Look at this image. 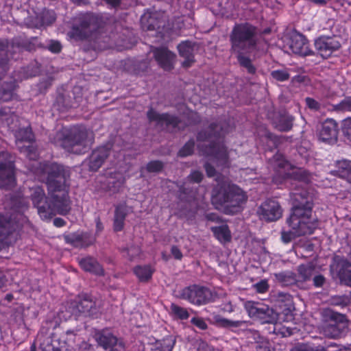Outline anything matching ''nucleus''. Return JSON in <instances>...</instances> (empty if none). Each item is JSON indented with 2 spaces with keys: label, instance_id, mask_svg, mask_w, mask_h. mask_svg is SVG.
Here are the masks:
<instances>
[{
  "label": "nucleus",
  "instance_id": "33",
  "mask_svg": "<svg viewBox=\"0 0 351 351\" xmlns=\"http://www.w3.org/2000/svg\"><path fill=\"white\" fill-rule=\"evenodd\" d=\"M128 213V208L125 204L118 205L114 211V230L116 232L121 231L124 226V221Z\"/></svg>",
  "mask_w": 351,
  "mask_h": 351
},
{
  "label": "nucleus",
  "instance_id": "57",
  "mask_svg": "<svg viewBox=\"0 0 351 351\" xmlns=\"http://www.w3.org/2000/svg\"><path fill=\"white\" fill-rule=\"evenodd\" d=\"M337 110L340 111L351 112V97H346L336 106Z\"/></svg>",
  "mask_w": 351,
  "mask_h": 351
},
{
  "label": "nucleus",
  "instance_id": "48",
  "mask_svg": "<svg viewBox=\"0 0 351 351\" xmlns=\"http://www.w3.org/2000/svg\"><path fill=\"white\" fill-rule=\"evenodd\" d=\"M170 309L176 316L181 319H186L189 316L186 308L179 306L175 304H171Z\"/></svg>",
  "mask_w": 351,
  "mask_h": 351
},
{
  "label": "nucleus",
  "instance_id": "23",
  "mask_svg": "<svg viewBox=\"0 0 351 351\" xmlns=\"http://www.w3.org/2000/svg\"><path fill=\"white\" fill-rule=\"evenodd\" d=\"M338 136L337 123L331 119H326L322 124L319 133V139L325 143L333 144Z\"/></svg>",
  "mask_w": 351,
  "mask_h": 351
},
{
  "label": "nucleus",
  "instance_id": "12",
  "mask_svg": "<svg viewBox=\"0 0 351 351\" xmlns=\"http://www.w3.org/2000/svg\"><path fill=\"white\" fill-rule=\"evenodd\" d=\"M93 337L97 345L105 351H122L124 350L123 341L108 329L96 330Z\"/></svg>",
  "mask_w": 351,
  "mask_h": 351
},
{
  "label": "nucleus",
  "instance_id": "6",
  "mask_svg": "<svg viewBox=\"0 0 351 351\" xmlns=\"http://www.w3.org/2000/svg\"><path fill=\"white\" fill-rule=\"evenodd\" d=\"M100 28L101 23L97 16L91 13L82 14L76 17L69 35L76 40L95 39Z\"/></svg>",
  "mask_w": 351,
  "mask_h": 351
},
{
  "label": "nucleus",
  "instance_id": "18",
  "mask_svg": "<svg viewBox=\"0 0 351 351\" xmlns=\"http://www.w3.org/2000/svg\"><path fill=\"white\" fill-rule=\"evenodd\" d=\"M203 178V174L199 171H193L186 178V182L179 187V197L185 202H191L197 199L196 191L191 186V183H199Z\"/></svg>",
  "mask_w": 351,
  "mask_h": 351
},
{
  "label": "nucleus",
  "instance_id": "17",
  "mask_svg": "<svg viewBox=\"0 0 351 351\" xmlns=\"http://www.w3.org/2000/svg\"><path fill=\"white\" fill-rule=\"evenodd\" d=\"M257 213L261 219L276 221L282 217V208L278 201L268 199L258 207Z\"/></svg>",
  "mask_w": 351,
  "mask_h": 351
},
{
  "label": "nucleus",
  "instance_id": "28",
  "mask_svg": "<svg viewBox=\"0 0 351 351\" xmlns=\"http://www.w3.org/2000/svg\"><path fill=\"white\" fill-rule=\"evenodd\" d=\"M243 77L251 84L257 83V66L254 60L243 56Z\"/></svg>",
  "mask_w": 351,
  "mask_h": 351
},
{
  "label": "nucleus",
  "instance_id": "11",
  "mask_svg": "<svg viewBox=\"0 0 351 351\" xmlns=\"http://www.w3.org/2000/svg\"><path fill=\"white\" fill-rule=\"evenodd\" d=\"M213 292L207 287L193 285L181 290L180 298L195 305H203L212 300Z\"/></svg>",
  "mask_w": 351,
  "mask_h": 351
},
{
  "label": "nucleus",
  "instance_id": "64",
  "mask_svg": "<svg viewBox=\"0 0 351 351\" xmlns=\"http://www.w3.org/2000/svg\"><path fill=\"white\" fill-rule=\"evenodd\" d=\"M341 283L351 287V269L347 271L346 274L339 278Z\"/></svg>",
  "mask_w": 351,
  "mask_h": 351
},
{
  "label": "nucleus",
  "instance_id": "39",
  "mask_svg": "<svg viewBox=\"0 0 351 351\" xmlns=\"http://www.w3.org/2000/svg\"><path fill=\"white\" fill-rule=\"evenodd\" d=\"M269 161L273 168L276 170H278L280 169H288L291 167L290 163L285 160L283 155L281 154H276L272 158L269 159Z\"/></svg>",
  "mask_w": 351,
  "mask_h": 351
},
{
  "label": "nucleus",
  "instance_id": "24",
  "mask_svg": "<svg viewBox=\"0 0 351 351\" xmlns=\"http://www.w3.org/2000/svg\"><path fill=\"white\" fill-rule=\"evenodd\" d=\"M154 57L159 66L166 71L173 67L176 55L165 47L154 48L152 50Z\"/></svg>",
  "mask_w": 351,
  "mask_h": 351
},
{
  "label": "nucleus",
  "instance_id": "35",
  "mask_svg": "<svg viewBox=\"0 0 351 351\" xmlns=\"http://www.w3.org/2000/svg\"><path fill=\"white\" fill-rule=\"evenodd\" d=\"M337 273L339 278L346 274L347 271L351 270V261H349L347 258L336 256L333 258V264L331 265Z\"/></svg>",
  "mask_w": 351,
  "mask_h": 351
},
{
  "label": "nucleus",
  "instance_id": "40",
  "mask_svg": "<svg viewBox=\"0 0 351 351\" xmlns=\"http://www.w3.org/2000/svg\"><path fill=\"white\" fill-rule=\"evenodd\" d=\"M211 230L217 239L221 242L226 243L230 240V233L227 226L213 227Z\"/></svg>",
  "mask_w": 351,
  "mask_h": 351
},
{
  "label": "nucleus",
  "instance_id": "3",
  "mask_svg": "<svg viewBox=\"0 0 351 351\" xmlns=\"http://www.w3.org/2000/svg\"><path fill=\"white\" fill-rule=\"evenodd\" d=\"M225 132L222 125L213 123L209 125L208 131L202 130L197 136L198 141L208 143V145H205V149H202V152L204 154L210 156L212 162L216 163L218 167H225L228 162L226 148L219 141L215 142V140H219Z\"/></svg>",
  "mask_w": 351,
  "mask_h": 351
},
{
  "label": "nucleus",
  "instance_id": "5",
  "mask_svg": "<svg viewBox=\"0 0 351 351\" xmlns=\"http://www.w3.org/2000/svg\"><path fill=\"white\" fill-rule=\"evenodd\" d=\"M291 202L292 204L290 217L293 219V225L297 219L304 222H317L312 217L313 207V196L306 189L296 186L291 192Z\"/></svg>",
  "mask_w": 351,
  "mask_h": 351
},
{
  "label": "nucleus",
  "instance_id": "31",
  "mask_svg": "<svg viewBox=\"0 0 351 351\" xmlns=\"http://www.w3.org/2000/svg\"><path fill=\"white\" fill-rule=\"evenodd\" d=\"M65 344L64 341H60L58 338L51 333L49 336L43 338L40 347L42 351H62Z\"/></svg>",
  "mask_w": 351,
  "mask_h": 351
},
{
  "label": "nucleus",
  "instance_id": "38",
  "mask_svg": "<svg viewBox=\"0 0 351 351\" xmlns=\"http://www.w3.org/2000/svg\"><path fill=\"white\" fill-rule=\"evenodd\" d=\"M271 298L274 302L279 305L284 304L285 306L289 307L292 304V297L287 293L275 291L272 293Z\"/></svg>",
  "mask_w": 351,
  "mask_h": 351
},
{
  "label": "nucleus",
  "instance_id": "34",
  "mask_svg": "<svg viewBox=\"0 0 351 351\" xmlns=\"http://www.w3.org/2000/svg\"><path fill=\"white\" fill-rule=\"evenodd\" d=\"M274 277L277 282L282 286H291L300 282L297 279V275L291 271H285L274 274Z\"/></svg>",
  "mask_w": 351,
  "mask_h": 351
},
{
  "label": "nucleus",
  "instance_id": "44",
  "mask_svg": "<svg viewBox=\"0 0 351 351\" xmlns=\"http://www.w3.org/2000/svg\"><path fill=\"white\" fill-rule=\"evenodd\" d=\"M125 178L121 173H114V176L110 178L108 182V185L113 191H117L123 185L125 182Z\"/></svg>",
  "mask_w": 351,
  "mask_h": 351
},
{
  "label": "nucleus",
  "instance_id": "56",
  "mask_svg": "<svg viewBox=\"0 0 351 351\" xmlns=\"http://www.w3.org/2000/svg\"><path fill=\"white\" fill-rule=\"evenodd\" d=\"M124 252L128 256L129 260L132 261L140 254L141 249L138 245H131L125 248Z\"/></svg>",
  "mask_w": 351,
  "mask_h": 351
},
{
  "label": "nucleus",
  "instance_id": "9",
  "mask_svg": "<svg viewBox=\"0 0 351 351\" xmlns=\"http://www.w3.org/2000/svg\"><path fill=\"white\" fill-rule=\"evenodd\" d=\"M296 221L298 223L293 225L292 217H289L287 219V223L292 230L281 232V240L284 243H289L298 237L312 234L318 226L317 222H304L299 219Z\"/></svg>",
  "mask_w": 351,
  "mask_h": 351
},
{
  "label": "nucleus",
  "instance_id": "59",
  "mask_svg": "<svg viewBox=\"0 0 351 351\" xmlns=\"http://www.w3.org/2000/svg\"><path fill=\"white\" fill-rule=\"evenodd\" d=\"M305 103L309 109L314 111H318L321 108V104L317 101L311 97L305 98Z\"/></svg>",
  "mask_w": 351,
  "mask_h": 351
},
{
  "label": "nucleus",
  "instance_id": "10",
  "mask_svg": "<svg viewBox=\"0 0 351 351\" xmlns=\"http://www.w3.org/2000/svg\"><path fill=\"white\" fill-rule=\"evenodd\" d=\"M245 308L250 317L262 323L273 324L278 319V313L265 304L248 301L245 304Z\"/></svg>",
  "mask_w": 351,
  "mask_h": 351
},
{
  "label": "nucleus",
  "instance_id": "42",
  "mask_svg": "<svg viewBox=\"0 0 351 351\" xmlns=\"http://www.w3.org/2000/svg\"><path fill=\"white\" fill-rule=\"evenodd\" d=\"M245 340L246 346H249L250 344L256 345L261 339L258 331L251 329L243 330V339Z\"/></svg>",
  "mask_w": 351,
  "mask_h": 351
},
{
  "label": "nucleus",
  "instance_id": "32",
  "mask_svg": "<svg viewBox=\"0 0 351 351\" xmlns=\"http://www.w3.org/2000/svg\"><path fill=\"white\" fill-rule=\"evenodd\" d=\"M79 264L82 269L93 273L95 275L101 276L104 274V269L98 261L91 257L86 256L79 259Z\"/></svg>",
  "mask_w": 351,
  "mask_h": 351
},
{
  "label": "nucleus",
  "instance_id": "21",
  "mask_svg": "<svg viewBox=\"0 0 351 351\" xmlns=\"http://www.w3.org/2000/svg\"><path fill=\"white\" fill-rule=\"evenodd\" d=\"M147 116L149 121L155 122L160 127L179 128L180 121L176 116L167 113L160 114L152 108L147 112Z\"/></svg>",
  "mask_w": 351,
  "mask_h": 351
},
{
  "label": "nucleus",
  "instance_id": "53",
  "mask_svg": "<svg viewBox=\"0 0 351 351\" xmlns=\"http://www.w3.org/2000/svg\"><path fill=\"white\" fill-rule=\"evenodd\" d=\"M163 169V163L159 160H153L147 163L146 169L149 173H158Z\"/></svg>",
  "mask_w": 351,
  "mask_h": 351
},
{
  "label": "nucleus",
  "instance_id": "58",
  "mask_svg": "<svg viewBox=\"0 0 351 351\" xmlns=\"http://www.w3.org/2000/svg\"><path fill=\"white\" fill-rule=\"evenodd\" d=\"M342 132L350 141H351V118L345 119L343 121Z\"/></svg>",
  "mask_w": 351,
  "mask_h": 351
},
{
  "label": "nucleus",
  "instance_id": "45",
  "mask_svg": "<svg viewBox=\"0 0 351 351\" xmlns=\"http://www.w3.org/2000/svg\"><path fill=\"white\" fill-rule=\"evenodd\" d=\"M175 343L176 339L173 336H167L158 343L156 349L160 351H172Z\"/></svg>",
  "mask_w": 351,
  "mask_h": 351
},
{
  "label": "nucleus",
  "instance_id": "55",
  "mask_svg": "<svg viewBox=\"0 0 351 351\" xmlns=\"http://www.w3.org/2000/svg\"><path fill=\"white\" fill-rule=\"evenodd\" d=\"M252 287L254 288L257 293H264L269 290V285L267 280L263 279L258 282L253 284Z\"/></svg>",
  "mask_w": 351,
  "mask_h": 351
},
{
  "label": "nucleus",
  "instance_id": "61",
  "mask_svg": "<svg viewBox=\"0 0 351 351\" xmlns=\"http://www.w3.org/2000/svg\"><path fill=\"white\" fill-rule=\"evenodd\" d=\"M318 351H348L346 349L339 348L335 343H331L326 346H319Z\"/></svg>",
  "mask_w": 351,
  "mask_h": 351
},
{
  "label": "nucleus",
  "instance_id": "47",
  "mask_svg": "<svg viewBox=\"0 0 351 351\" xmlns=\"http://www.w3.org/2000/svg\"><path fill=\"white\" fill-rule=\"evenodd\" d=\"M195 147V141L193 139L189 140L185 145L180 149L178 155L181 157H186L193 154Z\"/></svg>",
  "mask_w": 351,
  "mask_h": 351
},
{
  "label": "nucleus",
  "instance_id": "7",
  "mask_svg": "<svg viewBox=\"0 0 351 351\" xmlns=\"http://www.w3.org/2000/svg\"><path fill=\"white\" fill-rule=\"evenodd\" d=\"M224 207L227 214H235L241 208V197L240 189L232 184H223L215 197Z\"/></svg>",
  "mask_w": 351,
  "mask_h": 351
},
{
  "label": "nucleus",
  "instance_id": "60",
  "mask_svg": "<svg viewBox=\"0 0 351 351\" xmlns=\"http://www.w3.org/2000/svg\"><path fill=\"white\" fill-rule=\"evenodd\" d=\"M16 116L13 114H10V110H8L6 108H2L0 110V119L3 121H6L8 124H10V119H12V120L15 118Z\"/></svg>",
  "mask_w": 351,
  "mask_h": 351
},
{
  "label": "nucleus",
  "instance_id": "16",
  "mask_svg": "<svg viewBox=\"0 0 351 351\" xmlns=\"http://www.w3.org/2000/svg\"><path fill=\"white\" fill-rule=\"evenodd\" d=\"M317 53L323 58H328L341 48V43L336 36H320L315 40Z\"/></svg>",
  "mask_w": 351,
  "mask_h": 351
},
{
  "label": "nucleus",
  "instance_id": "63",
  "mask_svg": "<svg viewBox=\"0 0 351 351\" xmlns=\"http://www.w3.org/2000/svg\"><path fill=\"white\" fill-rule=\"evenodd\" d=\"M267 341H258L255 346V351H270Z\"/></svg>",
  "mask_w": 351,
  "mask_h": 351
},
{
  "label": "nucleus",
  "instance_id": "19",
  "mask_svg": "<svg viewBox=\"0 0 351 351\" xmlns=\"http://www.w3.org/2000/svg\"><path fill=\"white\" fill-rule=\"evenodd\" d=\"M30 197L40 218L45 220L49 219L51 210L47 208L49 200L46 197L44 190L40 186L34 187L31 189Z\"/></svg>",
  "mask_w": 351,
  "mask_h": 351
},
{
  "label": "nucleus",
  "instance_id": "43",
  "mask_svg": "<svg viewBox=\"0 0 351 351\" xmlns=\"http://www.w3.org/2000/svg\"><path fill=\"white\" fill-rule=\"evenodd\" d=\"M13 48L12 45H9L7 40H0V56H2L1 61H5L8 64V60L13 58Z\"/></svg>",
  "mask_w": 351,
  "mask_h": 351
},
{
  "label": "nucleus",
  "instance_id": "27",
  "mask_svg": "<svg viewBox=\"0 0 351 351\" xmlns=\"http://www.w3.org/2000/svg\"><path fill=\"white\" fill-rule=\"evenodd\" d=\"M293 121L294 117L286 110H283L280 112L273 121V125L280 132H288L292 129Z\"/></svg>",
  "mask_w": 351,
  "mask_h": 351
},
{
  "label": "nucleus",
  "instance_id": "8",
  "mask_svg": "<svg viewBox=\"0 0 351 351\" xmlns=\"http://www.w3.org/2000/svg\"><path fill=\"white\" fill-rule=\"evenodd\" d=\"M101 306V301L84 295L78 301L69 304L67 311L75 317L80 316L93 317L97 315Z\"/></svg>",
  "mask_w": 351,
  "mask_h": 351
},
{
  "label": "nucleus",
  "instance_id": "26",
  "mask_svg": "<svg viewBox=\"0 0 351 351\" xmlns=\"http://www.w3.org/2000/svg\"><path fill=\"white\" fill-rule=\"evenodd\" d=\"M64 239L66 243L71 244L75 247H86L92 244L86 233L73 232L64 235Z\"/></svg>",
  "mask_w": 351,
  "mask_h": 351
},
{
  "label": "nucleus",
  "instance_id": "29",
  "mask_svg": "<svg viewBox=\"0 0 351 351\" xmlns=\"http://www.w3.org/2000/svg\"><path fill=\"white\" fill-rule=\"evenodd\" d=\"M232 52L234 53L238 62L241 64V25H236L230 34Z\"/></svg>",
  "mask_w": 351,
  "mask_h": 351
},
{
  "label": "nucleus",
  "instance_id": "25",
  "mask_svg": "<svg viewBox=\"0 0 351 351\" xmlns=\"http://www.w3.org/2000/svg\"><path fill=\"white\" fill-rule=\"evenodd\" d=\"M195 44L191 41H183L178 45L180 56L185 60L182 63L183 66L189 67L194 62Z\"/></svg>",
  "mask_w": 351,
  "mask_h": 351
},
{
  "label": "nucleus",
  "instance_id": "1",
  "mask_svg": "<svg viewBox=\"0 0 351 351\" xmlns=\"http://www.w3.org/2000/svg\"><path fill=\"white\" fill-rule=\"evenodd\" d=\"M32 168L38 179L46 183L49 190L52 192L51 200H49L47 207L51 210L49 219L57 214L67 215L71 209L69 186L66 185V180L69 178V170L56 163L39 162H34Z\"/></svg>",
  "mask_w": 351,
  "mask_h": 351
},
{
  "label": "nucleus",
  "instance_id": "36",
  "mask_svg": "<svg viewBox=\"0 0 351 351\" xmlns=\"http://www.w3.org/2000/svg\"><path fill=\"white\" fill-rule=\"evenodd\" d=\"M315 265L312 263L302 264L297 268L299 277L301 280L300 282H306L310 280L313 275L315 273Z\"/></svg>",
  "mask_w": 351,
  "mask_h": 351
},
{
  "label": "nucleus",
  "instance_id": "54",
  "mask_svg": "<svg viewBox=\"0 0 351 351\" xmlns=\"http://www.w3.org/2000/svg\"><path fill=\"white\" fill-rule=\"evenodd\" d=\"M45 48L53 53H58L62 50V45L58 40H49L47 41Z\"/></svg>",
  "mask_w": 351,
  "mask_h": 351
},
{
  "label": "nucleus",
  "instance_id": "52",
  "mask_svg": "<svg viewBox=\"0 0 351 351\" xmlns=\"http://www.w3.org/2000/svg\"><path fill=\"white\" fill-rule=\"evenodd\" d=\"M25 24L30 28H40L43 27V22L40 16H29L25 20Z\"/></svg>",
  "mask_w": 351,
  "mask_h": 351
},
{
  "label": "nucleus",
  "instance_id": "41",
  "mask_svg": "<svg viewBox=\"0 0 351 351\" xmlns=\"http://www.w3.org/2000/svg\"><path fill=\"white\" fill-rule=\"evenodd\" d=\"M338 175L351 183V161L343 160L338 163Z\"/></svg>",
  "mask_w": 351,
  "mask_h": 351
},
{
  "label": "nucleus",
  "instance_id": "30",
  "mask_svg": "<svg viewBox=\"0 0 351 351\" xmlns=\"http://www.w3.org/2000/svg\"><path fill=\"white\" fill-rule=\"evenodd\" d=\"M16 143L21 152H26L29 149V146H21L23 142L31 143L34 141V136L31 128L29 126L20 128L15 134Z\"/></svg>",
  "mask_w": 351,
  "mask_h": 351
},
{
  "label": "nucleus",
  "instance_id": "37",
  "mask_svg": "<svg viewBox=\"0 0 351 351\" xmlns=\"http://www.w3.org/2000/svg\"><path fill=\"white\" fill-rule=\"evenodd\" d=\"M134 272L140 281L146 282L152 278L154 269L149 265H139L134 268Z\"/></svg>",
  "mask_w": 351,
  "mask_h": 351
},
{
  "label": "nucleus",
  "instance_id": "22",
  "mask_svg": "<svg viewBox=\"0 0 351 351\" xmlns=\"http://www.w3.org/2000/svg\"><path fill=\"white\" fill-rule=\"evenodd\" d=\"M110 149L111 145H106L93 150L88 160L89 169L93 171H97L110 155Z\"/></svg>",
  "mask_w": 351,
  "mask_h": 351
},
{
  "label": "nucleus",
  "instance_id": "46",
  "mask_svg": "<svg viewBox=\"0 0 351 351\" xmlns=\"http://www.w3.org/2000/svg\"><path fill=\"white\" fill-rule=\"evenodd\" d=\"M329 302L332 306H340L343 308L350 304V298L346 295H334L329 299Z\"/></svg>",
  "mask_w": 351,
  "mask_h": 351
},
{
  "label": "nucleus",
  "instance_id": "14",
  "mask_svg": "<svg viewBox=\"0 0 351 351\" xmlns=\"http://www.w3.org/2000/svg\"><path fill=\"white\" fill-rule=\"evenodd\" d=\"M330 320L323 327V334L329 338L340 337L347 328L346 317L339 313H331Z\"/></svg>",
  "mask_w": 351,
  "mask_h": 351
},
{
  "label": "nucleus",
  "instance_id": "20",
  "mask_svg": "<svg viewBox=\"0 0 351 351\" xmlns=\"http://www.w3.org/2000/svg\"><path fill=\"white\" fill-rule=\"evenodd\" d=\"M287 45L291 51L301 56H306L313 54L308 49V45L306 38L301 34L293 32L291 34Z\"/></svg>",
  "mask_w": 351,
  "mask_h": 351
},
{
  "label": "nucleus",
  "instance_id": "49",
  "mask_svg": "<svg viewBox=\"0 0 351 351\" xmlns=\"http://www.w3.org/2000/svg\"><path fill=\"white\" fill-rule=\"evenodd\" d=\"M43 25H49L56 21V14L53 10H44L40 16Z\"/></svg>",
  "mask_w": 351,
  "mask_h": 351
},
{
  "label": "nucleus",
  "instance_id": "51",
  "mask_svg": "<svg viewBox=\"0 0 351 351\" xmlns=\"http://www.w3.org/2000/svg\"><path fill=\"white\" fill-rule=\"evenodd\" d=\"M271 77L279 82H285L288 80L290 75L287 70L282 69V70H274L271 73Z\"/></svg>",
  "mask_w": 351,
  "mask_h": 351
},
{
  "label": "nucleus",
  "instance_id": "2",
  "mask_svg": "<svg viewBox=\"0 0 351 351\" xmlns=\"http://www.w3.org/2000/svg\"><path fill=\"white\" fill-rule=\"evenodd\" d=\"M56 144L62 146L66 151L76 154H84L93 145L95 139L93 131L83 126H75L64 129L56 133Z\"/></svg>",
  "mask_w": 351,
  "mask_h": 351
},
{
  "label": "nucleus",
  "instance_id": "13",
  "mask_svg": "<svg viewBox=\"0 0 351 351\" xmlns=\"http://www.w3.org/2000/svg\"><path fill=\"white\" fill-rule=\"evenodd\" d=\"M8 157V153H0V188L11 189L16 182L14 164Z\"/></svg>",
  "mask_w": 351,
  "mask_h": 351
},
{
  "label": "nucleus",
  "instance_id": "4",
  "mask_svg": "<svg viewBox=\"0 0 351 351\" xmlns=\"http://www.w3.org/2000/svg\"><path fill=\"white\" fill-rule=\"evenodd\" d=\"M12 213L9 215L0 213V243L4 241L7 237L21 229L27 222V219L23 212L27 208V204L24 198H12Z\"/></svg>",
  "mask_w": 351,
  "mask_h": 351
},
{
  "label": "nucleus",
  "instance_id": "15",
  "mask_svg": "<svg viewBox=\"0 0 351 351\" xmlns=\"http://www.w3.org/2000/svg\"><path fill=\"white\" fill-rule=\"evenodd\" d=\"M262 38L260 29L247 23L243 24V51L258 50V44Z\"/></svg>",
  "mask_w": 351,
  "mask_h": 351
},
{
  "label": "nucleus",
  "instance_id": "62",
  "mask_svg": "<svg viewBox=\"0 0 351 351\" xmlns=\"http://www.w3.org/2000/svg\"><path fill=\"white\" fill-rule=\"evenodd\" d=\"M291 351H318V346L314 349L307 344H302L293 348Z\"/></svg>",
  "mask_w": 351,
  "mask_h": 351
},
{
  "label": "nucleus",
  "instance_id": "50",
  "mask_svg": "<svg viewBox=\"0 0 351 351\" xmlns=\"http://www.w3.org/2000/svg\"><path fill=\"white\" fill-rule=\"evenodd\" d=\"M155 14H149V16H147V14H145L141 18V23L142 24H145V21L147 22V29L148 30H154L156 28H159L160 25L158 24V23H155Z\"/></svg>",
  "mask_w": 351,
  "mask_h": 351
}]
</instances>
